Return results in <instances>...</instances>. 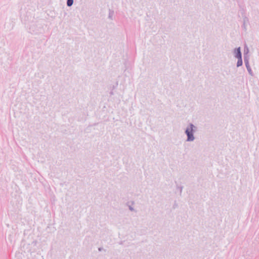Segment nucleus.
Returning <instances> with one entry per match:
<instances>
[{"instance_id":"1","label":"nucleus","mask_w":259,"mask_h":259,"mask_svg":"<svg viewBox=\"0 0 259 259\" xmlns=\"http://www.w3.org/2000/svg\"><path fill=\"white\" fill-rule=\"evenodd\" d=\"M193 125L191 124L190 127L188 128L186 131V133L188 136V141H192L194 140V137L192 134Z\"/></svg>"},{"instance_id":"2","label":"nucleus","mask_w":259,"mask_h":259,"mask_svg":"<svg viewBox=\"0 0 259 259\" xmlns=\"http://www.w3.org/2000/svg\"><path fill=\"white\" fill-rule=\"evenodd\" d=\"M235 57L237 59H240V58L242 57H241V51H240V47H239L236 50H235Z\"/></svg>"},{"instance_id":"3","label":"nucleus","mask_w":259,"mask_h":259,"mask_svg":"<svg viewBox=\"0 0 259 259\" xmlns=\"http://www.w3.org/2000/svg\"><path fill=\"white\" fill-rule=\"evenodd\" d=\"M242 65V57L240 58V59H238L237 61V66H240Z\"/></svg>"},{"instance_id":"4","label":"nucleus","mask_w":259,"mask_h":259,"mask_svg":"<svg viewBox=\"0 0 259 259\" xmlns=\"http://www.w3.org/2000/svg\"><path fill=\"white\" fill-rule=\"evenodd\" d=\"M73 0H67V5L68 6H71L73 4Z\"/></svg>"}]
</instances>
